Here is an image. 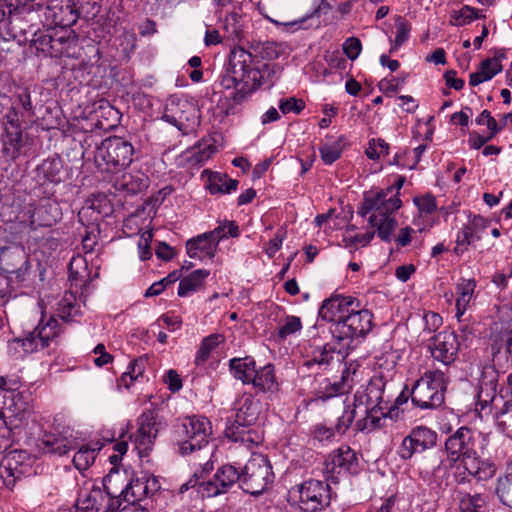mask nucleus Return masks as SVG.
Listing matches in <instances>:
<instances>
[{"mask_svg":"<svg viewBox=\"0 0 512 512\" xmlns=\"http://www.w3.org/2000/svg\"><path fill=\"white\" fill-rule=\"evenodd\" d=\"M75 6L79 11V15L81 13L93 14L99 12V0H74Z\"/></svg>","mask_w":512,"mask_h":512,"instance_id":"obj_63","label":"nucleus"},{"mask_svg":"<svg viewBox=\"0 0 512 512\" xmlns=\"http://www.w3.org/2000/svg\"><path fill=\"white\" fill-rule=\"evenodd\" d=\"M210 434L211 424L207 418L191 416L174 426L172 440L178 453L186 456L206 446Z\"/></svg>","mask_w":512,"mask_h":512,"instance_id":"obj_5","label":"nucleus"},{"mask_svg":"<svg viewBox=\"0 0 512 512\" xmlns=\"http://www.w3.org/2000/svg\"><path fill=\"white\" fill-rule=\"evenodd\" d=\"M99 234V225L97 223H91V226L85 225V234L82 237V246L86 252L93 251L97 241V235Z\"/></svg>","mask_w":512,"mask_h":512,"instance_id":"obj_56","label":"nucleus"},{"mask_svg":"<svg viewBox=\"0 0 512 512\" xmlns=\"http://www.w3.org/2000/svg\"><path fill=\"white\" fill-rule=\"evenodd\" d=\"M482 10L469 5H464L461 9L453 11L450 16V24L453 26H465L477 19H484Z\"/></svg>","mask_w":512,"mask_h":512,"instance_id":"obj_43","label":"nucleus"},{"mask_svg":"<svg viewBox=\"0 0 512 512\" xmlns=\"http://www.w3.org/2000/svg\"><path fill=\"white\" fill-rule=\"evenodd\" d=\"M496 493L503 504L512 507V483L499 484Z\"/></svg>","mask_w":512,"mask_h":512,"instance_id":"obj_64","label":"nucleus"},{"mask_svg":"<svg viewBox=\"0 0 512 512\" xmlns=\"http://www.w3.org/2000/svg\"><path fill=\"white\" fill-rule=\"evenodd\" d=\"M139 428L137 430V447L139 449L147 450L156 439L159 429L156 421V416L153 411H144L139 419Z\"/></svg>","mask_w":512,"mask_h":512,"instance_id":"obj_27","label":"nucleus"},{"mask_svg":"<svg viewBox=\"0 0 512 512\" xmlns=\"http://www.w3.org/2000/svg\"><path fill=\"white\" fill-rule=\"evenodd\" d=\"M273 481L270 461L261 454L252 456L241 472V488L251 495L262 494Z\"/></svg>","mask_w":512,"mask_h":512,"instance_id":"obj_9","label":"nucleus"},{"mask_svg":"<svg viewBox=\"0 0 512 512\" xmlns=\"http://www.w3.org/2000/svg\"><path fill=\"white\" fill-rule=\"evenodd\" d=\"M475 288L476 282L474 279H461L456 286V292L458 294L456 306H468Z\"/></svg>","mask_w":512,"mask_h":512,"instance_id":"obj_48","label":"nucleus"},{"mask_svg":"<svg viewBox=\"0 0 512 512\" xmlns=\"http://www.w3.org/2000/svg\"><path fill=\"white\" fill-rule=\"evenodd\" d=\"M38 176L50 183H60L63 180V163L58 157L48 158L37 168Z\"/></svg>","mask_w":512,"mask_h":512,"instance_id":"obj_38","label":"nucleus"},{"mask_svg":"<svg viewBox=\"0 0 512 512\" xmlns=\"http://www.w3.org/2000/svg\"><path fill=\"white\" fill-rule=\"evenodd\" d=\"M104 443L91 441L82 445L73 457V464L79 471L87 470L95 461L97 453L103 448Z\"/></svg>","mask_w":512,"mask_h":512,"instance_id":"obj_36","label":"nucleus"},{"mask_svg":"<svg viewBox=\"0 0 512 512\" xmlns=\"http://www.w3.org/2000/svg\"><path fill=\"white\" fill-rule=\"evenodd\" d=\"M77 43L78 35L73 30L53 28L52 57L72 56Z\"/></svg>","mask_w":512,"mask_h":512,"instance_id":"obj_31","label":"nucleus"},{"mask_svg":"<svg viewBox=\"0 0 512 512\" xmlns=\"http://www.w3.org/2000/svg\"><path fill=\"white\" fill-rule=\"evenodd\" d=\"M410 30L411 25L407 20L402 18L398 19L396 23V37L390 52L397 50L403 43L408 40Z\"/></svg>","mask_w":512,"mask_h":512,"instance_id":"obj_55","label":"nucleus"},{"mask_svg":"<svg viewBox=\"0 0 512 512\" xmlns=\"http://www.w3.org/2000/svg\"><path fill=\"white\" fill-rule=\"evenodd\" d=\"M336 431L334 427H328L325 424H316L312 429V435L314 439L319 441H328L334 438Z\"/></svg>","mask_w":512,"mask_h":512,"instance_id":"obj_61","label":"nucleus"},{"mask_svg":"<svg viewBox=\"0 0 512 512\" xmlns=\"http://www.w3.org/2000/svg\"><path fill=\"white\" fill-rule=\"evenodd\" d=\"M386 381L383 376H374L366 389L356 391L353 399L356 406L362 408L363 417L355 422L357 432L373 431L383 426V419L392 417V409L387 408L389 400L385 399Z\"/></svg>","mask_w":512,"mask_h":512,"instance_id":"obj_4","label":"nucleus"},{"mask_svg":"<svg viewBox=\"0 0 512 512\" xmlns=\"http://www.w3.org/2000/svg\"><path fill=\"white\" fill-rule=\"evenodd\" d=\"M460 343L453 331H441L436 334L429 344V349L434 360L448 366L452 364L459 352Z\"/></svg>","mask_w":512,"mask_h":512,"instance_id":"obj_21","label":"nucleus"},{"mask_svg":"<svg viewBox=\"0 0 512 512\" xmlns=\"http://www.w3.org/2000/svg\"><path fill=\"white\" fill-rule=\"evenodd\" d=\"M2 156L11 161H15L22 153L25 147V137L22 128L3 129L1 134Z\"/></svg>","mask_w":512,"mask_h":512,"instance_id":"obj_30","label":"nucleus"},{"mask_svg":"<svg viewBox=\"0 0 512 512\" xmlns=\"http://www.w3.org/2000/svg\"><path fill=\"white\" fill-rule=\"evenodd\" d=\"M57 316L67 323L78 321V317L81 316V310L72 293H66L59 301Z\"/></svg>","mask_w":512,"mask_h":512,"instance_id":"obj_40","label":"nucleus"},{"mask_svg":"<svg viewBox=\"0 0 512 512\" xmlns=\"http://www.w3.org/2000/svg\"><path fill=\"white\" fill-rule=\"evenodd\" d=\"M134 147L127 139L110 136L96 147L94 161L102 171H115L128 167L132 161Z\"/></svg>","mask_w":512,"mask_h":512,"instance_id":"obj_6","label":"nucleus"},{"mask_svg":"<svg viewBox=\"0 0 512 512\" xmlns=\"http://www.w3.org/2000/svg\"><path fill=\"white\" fill-rule=\"evenodd\" d=\"M445 376L440 370L427 371L410 391L412 403L421 409H434L444 403Z\"/></svg>","mask_w":512,"mask_h":512,"instance_id":"obj_8","label":"nucleus"},{"mask_svg":"<svg viewBox=\"0 0 512 512\" xmlns=\"http://www.w3.org/2000/svg\"><path fill=\"white\" fill-rule=\"evenodd\" d=\"M209 274L208 270L198 269L193 271L189 276L182 278L178 287V295L185 297L190 292L199 290Z\"/></svg>","mask_w":512,"mask_h":512,"instance_id":"obj_41","label":"nucleus"},{"mask_svg":"<svg viewBox=\"0 0 512 512\" xmlns=\"http://www.w3.org/2000/svg\"><path fill=\"white\" fill-rule=\"evenodd\" d=\"M342 360L341 352L337 351L333 344L327 343L323 346L315 347L308 352L300 370L303 372L313 371L319 373L340 365Z\"/></svg>","mask_w":512,"mask_h":512,"instance_id":"obj_19","label":"nucleus"},{"mask_svg":"<svg viewBox=\"0 0 512 512\" xmlns=\"http://www.w3.org/2000/svg\"><path fill=\"white\" fill-rule=\"evenodd\" d=\"M359 415L363 417L362 408L356 406V402L353 399L352 403L345 405L342 415L337 419V423L334 426V431L339 435L345 434Z\"/></svg>","mask_w":512,"mask_h":512,"instance_id":"obj_42","label":"nucleus"},{"mask_svg":"<svg viewBox=\"0 0 512 512\" xmlns=\"http://www.w3.org/2000/svg\"><path fill=\"white\" fill-rule=\"evenodd\" d=\"M254 426L255 424H243L234 420V422L225 429V435L228 439L251 448L262 442V436Z\"/></svg>","mask_w":512,"mask_h":512,"instance_id":"obj_26","label":"nucleus"},{"mask_svg":"<svg viewBox=\"0 0 512 512\" xmlns=\"http://www.w3.org/2000/svg\"><path fill=\"white\" fill-rule=\"evenodd\" d=\"M20 380L18 377L0 376V393L4 392L2 409L16 416L26 410V403L22 401L23 395L18 391Z\"/></svg>","mask_w":512,"mask_h":512,"instance_id":"obj_25","label":"nucleus"},{"mask_svg":"<svg viewBox=\"0 0 512 512\" xmlns=\"http://www.w3.org/2000/svg\"><path fill=\"white\" fill-rule=\"evenodd\" d=\"M474 447V433L465 426L457 429L445 442V450L451 465L461 461L471 476L478 480L490 479L494 476L496 467L490 460L478 457Z\"/></svg>","mask_w":512,"mask_h":512,"instance_id":"obj_3","label":"nucleus"},{"mask_svg":"<svg viewBox=\"0 0 512 512\" xmlns=\"http://www.w3.org/2000/svg\"><path fill=\"white\" fill-rule=\"evenodd\" d=\"M148 179L144 176H133L132 174H123L118 180V189L130 194H137L147 187Z\"/></svg>","mask_w":512,"mask_h":512,"instance_id":"obj_44","label":"nucleus"},{"mask_svg":"<svg viewBox=\"0 0 512 512\" xmlns=\"http://www.w3.org/2000/svg\"><path fill=\"white\" fill-rule=\"evenodd\" d=\"M252 48L256 56L266 60L277 59L282 53L281 45L274 41L258 42L252 44Z\"/></svg>","mask_w":512,"mask_h":512,"instance_id":"obj_47","label":"nucleus"},{"mask_svg":"<svg viewBox=\"0 0 512 512\" xmlns=\"http://www.w3.org/2000/svg\"><path fill=\"white\" fill-rule=\"evenodd\" d=\"M361 49V41L356 37L347 38L343 44V51L350 60H355L359 56Z\"/></svg>","mask_w":512,"mask_h":512,"instance_id":"obj_60","label":"nucleus"},{"mask_svg":"<svg viewBox=\"0 0 512 512\" xmlns=\"http://www.w3.org/2000/svg\"><path fill=\"white\" fill-rule=\"evenodd\" d=\"M240 234L239 227L234 221H225L212 231L207 232V235L212 237L217 244L227 237H238Z\"/></svg>","mask_w":512,"mask_h":512,"instance_id":"obj_49","label":"nucleus"},{"mask_svg":"<svg viewBox=\"0 0 512 512\" xmlns=\"http://www.w3.org/2000/svg\"><path fill=\"white\" fill-rule=\"evenodd\" d=\"M356 369L352 368V364L345 366L341 373L339 381L331 382L328 378L324 379V383H320L314 389L313 395L316 400L327 401L333 397L348 393L353 388L352 375L355 374Z\"/></svg>","mask_w":512,"mask_h":512,"instance_id":"obj_22","label":"nucleus"},{"mask_svg":"<svg viewBox=\"0 0 512 512\" xmlns=\"http://www.w3.org/2000/svg\"><path fill=\"white\" fill-rule=\"evenodd\" d=\"M32 473V458L24 450L8 452L0 462V479L3 486L12 490L17 481Z\"/></svg>","mask_w":512,"mask_h":512,"instance_id":"obj_14","label":"nucleus"},{"mask_svg":"<svg viewBox=\"0 0 512 512\" xmlns=\"http://www.w3.org/2000/svg\"><path fill=\"white\" fill-rule=\"evenodd\" d=\"M343 139V137H339L336 143L324 144L319 148L321 159L325 164L331 165L340 158L343 150V146L341 145Z\"/></svg>","mask_w":512,"mask_h":512,"instance_id":"obj_51","label":"nucleus"},{"mask_svg":"<svg viewBox=\"0 0 512 512\" xmlns=\"http://www.w3.org/2000/svg\"><path fill=\"white\" fill-rule=\"evenodd\" d=\"M480 238L465 224L457 234L454 252L456 254L464 253L475 240H480Z\"/></svg>","mask_w":512,"mask_h":512,"instance_id":"obj_50","label":"nucleus"},{"mask_svg":"<svg viewBox=\"0 0 512 512\" xmlns=\"http://www.w3.org/2000/svg\"><path fill=\"white\" fill-rule=\"evenodd\" d=\"M304 108L305 102L302 99H296L295 97L281 99L279 102V109L283 114L291 112L299 114Z\"/></svg>","mask_w":512,"mask_h":512,"instance_id":"obj_57","label":"nucleus"},{"mask_svg":"<svg viewBox=\"0 0 512 512\" xmlns=\"http://www.w3.org/2000/svg\"><path fill=\"white\" fill-rule=\"evenodd\" d=\"M129 498L126 500L134 504L136 501H141L149 495H153L158 490V483L155 478L141 477L130 480Z\"/></svg>","mask_w":512,"mask_h":512,"instance_id":"obj_34","label":"nucleus"},{"mask_svg":"<svg viewBox=\"0 0 512 512\" xmlns=\"http://www.w3.org/2000/svg\"><path fill=\"white\" fill-rule=\"evenodd\" d=\"M237 482H241V472L235 466L225 464L217 469L212 479L201 482H199V478L190 479L181 486L180 491L184 492L198 486V492L202 494V497H214L228 492Z\"/></svg>","mask_w":512,"mask_h":512,"instance_id":"obj_10","label":"nucleus"},{"mask_svg":"<svg viewBox=\"0 0 512 512\" xmlns=\"http://www.w3.org/2000/svg\"><path fill=\"white\" fill-rule=\"evenodd\" d=\"M504 57V53H500L493 58L483 60L479 64L478 71L470 74L469 84L471 86H477L485 81L491 80L502 71L503 66L501 65V59Z\"/></svg>","mask_w":512,"mask_h":512,"instance_id":"obj_33","label":"nucleus"},{"mask_svg":"<svg viewBox=\"0 0 512 512\" xmlns=\"http://www.w3.org/2000/svg\"><path fill=\"white\" fill-rule=\"evenodd\" d=\"M413 201L421 213L431 214L437 209L436 198L430 193L415 197Z\"/></svg>","mask_w":512,"mask_h":512,"instance_id":"obj_58","label":"nucleus"},{"mask_svg":"<svg viewBox=\"0 0 512 512\" xmlns=\"http://www.w3.org/2000/svg\"><path fill=\"white\" fill-rule=\"evenodd\" d=\"M28 261L23 251L3 250L0 254V268L10 274L18 273Z\"/></svg>","mask_w":512,"mask_h":512,"instance_id":"obj_39","label":"nucleus"},{"mask_svg":"<svg viewBox=\"0 0 512 512\" xmlns=\"http://www.w3.org/2000/svg\"><path fill=\"white\" fill-rule=\"evenodd\" d=\"M298 493L300 508L304 512H319L330 505V487L323 481H305L299 485Z\"/></svg>","mask_w":512,"mask_h":512,"instance_id":"obj_16","label":"nucleus"},{"mask_svg":"<svg viewBox=\"0 0 512 512\" xmlns=\"http://www.w3.org/2000/svg\"><path fill=\"white\" fill-rule=\"evenodd\" d=\"M229 369L233 377L243 384H249L256 372V362L253 357L232 358L229 360Z\"/></svg>","mask_w":512,"mask_h":512,"instance_id":"obj_35","label":"nucleus"},{"mask_svg":"<svg viewBox=\"0 0 512 512\" xmlns=\"http://www.w3.org/2000/svg\"><path fill=\"white\" fill-rule=\"evenodd\" d=\"M15 96L23 111L28 113L29 116L33 115V105L29 90L27 88H23L19 92H17Z\"/></svg>","mask_w":512,"mask_h":512,"instance_id":"obj_62","label":"nucleus"},{"mask_svg":"<svg viewBox=\"0 0 512 512\" xmlns=\"http://www.w3.org/2000/svg\"><path fill=\"white\" fill-rule=\"evenodd\" d=\"M77 446L69 429L62 433H47L38 440L37 447L43 454L64 455Z\"/></svg>","mask_w":512,"mask_h":512,"instance_id":"obj_24","label":"nucleus"},{"mask_svg":"<svg viewBox=\"0 0 512 512\" xmlns=\"http://www.w3.org/2000/svg\"><path fill=\"white\" fill-rule=\"evenodd\" d=\"M62 217L59 204L50 198L40 199L25 205L17 215L20 222L26 223L31 229L51 227Z\"/></svg>","mask_w":512,"mask_h":512,"instance_id":"obj_12","label":"nucleus"},{"mask_svg":"<svg viewBox=\"0 0 512 512\" xmlns=\"http://www.w3.org/2000/svg\"><path fill=\"white\" fill-rule=\"evenodd\" d=\"M218 244L207 232L189 239L186 243L187 254L190 258H213L216 254Z\"/></svg>","mask_w":512,"mask_h":512,"instance_id":"obj_32","label":"nucleus"},{"mask_svg":"<svg viewBox=\"0 0 512 512\" xmlns=\"http://www.w3.org/2000/svg\"><path fill=\"white\" fill-rule=\"evenodd\" d=\"M437 443V433L425 426H417L402 440L398 455L403 460H408L416 453H422Z\"/></svg>","mask_w":512,"mask_h":512,"instance_id":"obj_17","label":"nucleus"},{"mask_svg":"<svg viewBox=\"0 0 512 512\" xmlns=\"http://www.w3.org/2000/svg\"><path fill=\"white\" fill-rule=\"evenodd\" d=\"M406 178L398 176L393 185L386 190L369 191L365 193L358 214L365 217L370 214L368 223L371 227L377 228L378 237L384 242H390L393 232L398 223L393 216L394 212L402 206L398 197Z\"/></svg>","mask_w":512,"mask_h":512,"instance_id":"obj_2","label":"nucleus"},{"mask_svg":"<svg viewBox=\"0 0 512 512\" xmlns=\"http://www.w3.org/2000/svg\"><path fill=\"white\" fill-rule=\"evenodd\" d=\"M3 129L22 128L20 113L15 107H10L2 118Z\"/></svg>","mask_w":512,"mask_h":512,"instance_id":"obj_59","label":"nucleus"},{"mask_svg":"<svg viewBox=\"0 0 512 512\" xmlns=\"http://www.w3.org/2000/svg\"><path fill=\"white\" fill-rule=\"evenodd\" d=\"M253 388L263 394L275 395L280 391V384L277 380L275 369L272 364H267L256 369L252 380L249 381Z\"/></svg>","mask_w":512,"mask_h":512,"instance_id":"obj_29","label":"nucleus"},{"mask_svg":"<svg viewBox=\"0 0 512 512\" xmlns=\"http://www.w3.org/2000/svg\"><path fill=\"white\" fill-rule=\"evenodd\" d=\"M223 341V336L220 334H211L205 337L196 354L195 362L197 365L204 364L211 355V352Z\"/></svg>","mask_w":512,"mask_h":512,"instance_id":"obj_46","label":"nucleus"},{"mask_svg":"<svg viewBox=\"0 0 512 512\" xmlns=\"http://www.w3.org/2000/svg\"><path fill=\"white\" fill-rule=\"evenodd\" d=\"M256 56L243 47H235L229 54L225 73L220 77V85L225 89H234L231 95L233 104L225 109V114H233L235 105L242 104L263 84L271 88L275 84V75L279 65L265 63L261 67L255 64Z\"/></svg>","mask_w":512,"mask_h":512,"instance_id":"obj_1","label":"nucleus"},{"mask_svg":"<svg viewBox=\"0 0 512 512\" xmlns=\"http://www.w3.org/2000/svg\"><path fill=\"white\" fill-rule=\"evenodd\" d=\"M162 119L187 133L190 122L195 119V108L187 101L171 100L165 106Z\"/></svg>","mask_w":512,"mask_h":512,"instance_id":"obj_23","label":"nucleus"},{"mask_svg":"<svg viewBox=\"0 0 512 512\" xmlns=\"http://www.w3.org/2000/svg\"><path fill=\"white\" fill-rule=\"evenodd\" d=\"M216 152V146L207 142H200L188 151V159L191 163L201 165Z\"/></svg>","mask_w":512,"mask_h":512,"instance_id":"obj_45","label":"nucleus"},{"mask_svg":"<svg viewBox=\"0 0 512 512\" xmlns=\"http://www.w3.org/2000/svg\"><path fill=\"white\" fill-rule=\"evenodd\" d=\"M360 300L356 297L343 294H332L322 302L318 315L321 319L337 324L348 317L354 309L358 308Z\"/></svg>","mask_w":512,"mask_h":512,"instance_id":"obj_18","label":"nucleus"},{"mask_svg":"<svg viewBox=\"0 0 512 512\" xmlns=\"http://www.w3.org/2000/svg\"><path fill=\"white\" fill-rule=\"evenodd\" d=\"M373 319V313L362 307L360 302L358 308L354 309L345 320L332 324L331 333L338 341L365 338L373 328Z\"/></svg>","mask_w":512,"mask_h":512,"instance_id":"obj_11","label":"nucleus"},{"mask_svg":"<svg viewBox=\"0 0 512 512\" xmlns=\"http://www.w3.org/2000/svg\"><path fill=\"white\" fill-rule=\"evenodd\" d=\"M32 41L37 50H40L52 57L53 28L47 31H39L35 33Z\"/></svg>","mask_w":512,"mask_h":512,"instance_id":"obj_52","label":"nucleus"},{"mask_svg":"<svg viewBox=\"0 0 512 512\" xmlns=\"http://www.w3.org/2000/svg\"><path fill=\"white\" fill-rule=\"evenodd\" d=\"M130 480L126 472H120L116 467L110 470L103 479L104 504L102 512H118L122 505L121 499L130 500L128 488Z\"/></svg>","mask_w":512,"mask_h":512,"instance_id":"obj_15","label":"nucleus"},{"mask_svg":"<svg viewBox=\"0 0 512 512\" xmlns=\"http://www.w3.org/2000/svg\"><path fill=\"white\" fill-rule=\"evenodd\" d=\"M235 420L243 424H256L262 411L260 400L244 393L236 402Z\"/></svg>","mask_w":512,"mask_h":512,"instance_id":"obj_28","label":"nucleus"},{"mask_svg":"<svg viewBox=\"0 0 512 512\" xmlns=\"http://www.w3.org/2000/svg\"><path fill=\"white\" fill-rule=\"evenodd\" d=\"M323 471L333 483H338L340 477L357 474L359 461L356 453L348 445L340 446L325 458Z\"/></svg>","mask_w":512,"mask_h":512,"instance_id":"obj_13","label":"nucleus"},{"mask_svg":"<svg viewBox=\"0 0 512 512\" xmlns=\"http://www.w3.org/2000/svg\"><path fill=\"white\" fill-rule=\"evenodd\" d=\"M485 498L481 495H467L460 501L461 512H484Z\"/></svg>","mask_w":512,"mask_h":512,"instance_id":"obj_53","label":"nucleus"},{"mask_svg":"<svg viewBox=\"0 0 512 512\" xmlns=\"http://www.w3.org/2000/svg\"><path fill=\"white\" fill-rule=\"evenodd\" d=\"M238 184L237 180L228 178L226 174L210 172L207 189L211 194H229L236 191Z\"/></svg>","mask_w":512,"mask_h":512,"instance_id":"obj_37","label":"nucleus"},{"mask_svg":"<svg viewBox=\"0 0 512 512\" xmlns=\"http://www.w3.org/2000/svg\"><path fill=\"white\" fill-rule=\"evenodd\" d=\"M44 17L54 28H69L77 22L79 11L74 0H49L44 9Z\"/></svg>","mask_w":512,"mask_h":512,"instance_id":"obj_20","label":"nucleus"},{"mask_svg":"<svg viewBox=\"0 0 512 512\" xmlns=\"http://www.w3.org/2000/svg\"><path fill=\"white\" fill-rule=\"evenodd\" d=\"M61 334L60 325L55 317L44 323L40 320L38 325L25 337H17L8 341V350L13 355L19 354L20 349L24 355L43 350L53 342H56Z\"/></svg>","mask_w":512,"mask_h":512,"instance_id":"obj_7","label":"nucleus"},{"mask_svg":"<svg viewBox=\"0 0 512 512\" xmlns=\"http://www.w3.org/2000/svg\"><path fill=\"white\" fill-rule=\"evenodd\" d=\"M302 329V321L297 316H287L282 326L278 330V338L286 339L288 336L295 334Z\"/></svg>","mask_w":512,"mask_h":512,"instance_id":"obj_54","label":"nucleus"}]
</instances>
